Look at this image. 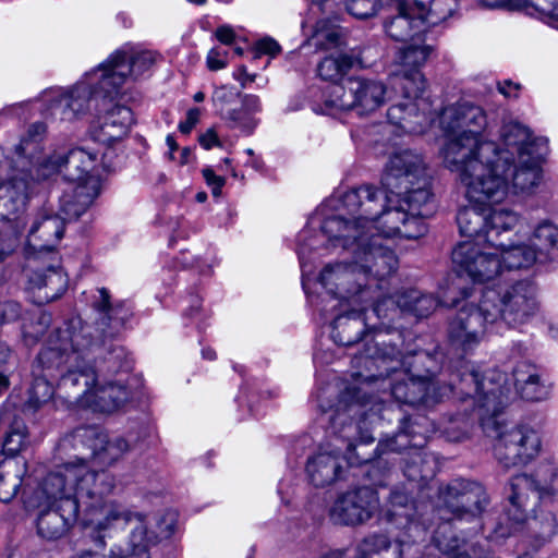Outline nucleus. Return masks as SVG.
<instances>
[{"label":"nucleus","instance_id":"69168bd1","mask_svg":"<svg viewBox=\"0 0 558 558\" xmlns=\"http://www.w3.org/2000/svg\"><path fill=\"white\" fill-rule=\"evenodd\" d=\"M215 34L216 38L223 45H231L235 38V33L229 25L219 26Z\"/></svg>","mask_w":558,"mask_h":558},{"label":"nucleus","instance_id":"79ce46f5","mask_svg":"<svg viewBox=\"0 0 558 558\" xmlns=\"http://www.w3.org/2000/svg\"><path fill=\"white\" fill-rule=\"evenodd\" d=\"M433 51V47L421 41L420 38L400 49L397 61L399 70L421 71Z\"/></svg>","mask_w":558,"mask_h":558},{"label":"nucleus","instance_id":"774afa93","mask_svg":"<svg viewBox=\"0 0 558 558\" xmlns=\"http://www.w3.org/2000/svg\"><path fill=\"white\" fill-rule=\"evenodd\" d=\"M199 143L205 149H210L213 146L220 145L218 135L214 130H208L199 137Z\"/></svg>","mask_w":558,"mask_h":558},{"label":"nucleus","instance_id":"13d9d810","mask_svg":"<svg viewBox=\"0 0 558 558\" xmlns=\"http://www.w3.org/2000/svg\"><path fill=\"white\" fill-rule=\"evenodd\" d=\"M21 306L19 303L8 301L0 304V327L5 323L14 322L19 318Z\"/></svg>","mask_w":558,"mask_h":558},{"label":"nucleus","instance_id":"f704fd0d","mask_svg":"<svg viewBox=\"0 0 558 558\" xmlns=\"http://www.w3.org/2000/svg\"><path fill=\"white\" fill-rule=\"evenodd\" d=\"M504 235V245H490L501 260L502 269H521L531 267L536 260V248L527 244H514Z\"/></svg>","mask_w":558,"mask_h":558},{"label":"nucleus","instance_id":"bb28decb","mask_svg":"<svg viewBox=\"0 0 558 558\" xmlns=\"http://www.w3.org/2000/svg\"><path fill=\"white\" fill-rule=\"evenodd\" d=\"M100 180L96 175L87 178L85 183H78L65 191L60 198V215L64 221H71L82 216L100 193Z\"/></svg>","mask_w":558,"mask_h":558},{"label":"nucleus","instance_id":"052dcab7","mask_svg":"<svg viewBox=\"0 0 558 558\" xmlns=\"http://www.w3.org/2000/svg\"><path fill=\"white\" fill-rule=\"evenodd\" d=\"M203 177L206 183L211 187V192L215 196L220 195L221 189L225 185V178L216 175L214 170L210 168H205L203 170Z\"/></svg>","mask_w":558,"mask_h":558},{"label":"nucleus","instance_id":"680f3d73","mask_svg":"<svg viewBox=\"0 0 558 558\" xmlns=\"http://www.w3.org/2000/svg\"><path fill=\"white\" fill-rule=\"evenodd\" d=\"M201 111L198 108H191L186 112V119L179 123V130L183 134H189L199 121Z\"/></svg>","mask_w":558,"mask_h":558},{"label":"nucleus","instance_id":"f03ea898","mask_svg":"<svg viewBox=\"0 0 558 558\" xmlns=\"http://www.w3.org/2000/svg\"><path fill=\"white\" fill-rule=\"evenodd\" d=\"M381 182L386 192L364 185L344 193L342 205L351 216V225H364L371 233L376 223L383 239L424 235V218L433 214L434 207L422 157L410 150L393 155Z\"/></svg>","mask_w":558,"mask_h":558},{"label":"nucleus","instance_id":"c756f323","mask_svg":"<svg viewBox=\"0 0 558 558\" xmlns=\"http://www.w3.org/2000/svg\"><path fill=\"white\" fill-rule=\"evenodd\" d=\"M133 123V113L130 108L121 105H114L98 118L97 124L93 129L95 141L110 145L116 141L122 140Z\"/></svg>","mask_w":558,"mask_h":558},{"label":"nucleus","instance_id":"0eeeda50","mask_svg":"<svg viewBox=\"0 0 558 558\" xmlns=\"http://www.w3.org/2000/svg\"><path fill=\"white\" fill-rule=\"evenodd\" d=\"M323 232L335 246H342L352 255V264L359 269L367 298L374 299L373 289L379 281L391 276L398 268L396 253L380 234L365 231L364 225H351L341 216L325 219Z\"/></svg>","mask_w":558,"mask_h":558},{"label":"nucleus","instance_id":"49530a36","mask_svg":"<svg viewBox=\"0 0 558 558\" xmlns=\"http://www.w3.org/2000/svg\"><path fill=\"white\" fill-rule=\"evenodd\" d=\"M531 245L536 248V255L548 252L558 246V227L545 220L534 230L531 239Z\"/></svg>","mask_w":558,"mask_h":558},{"label":"nucleus","instance_id":"f8f14e48","mask_svg":"<svg viewBox=\"0 0 558 558\" xmlns=\"http://www.w3.org/2000/svg\"><path fill=\"white\" fill-rule=\"evenodd\" d=\"M61 448L64 451L73 450L74 460L66 463L75 465H84L90 473H106L105 470L94 471L87 462H93L98 466H109L120 459L128 450L126 440L116 437L109 440L108 436L93 426H84L74 429L66 435L61 441ZM114 480V477L110 474ZM116 484V482L113 481Z\"/></svg>","mask_w":558,"mask_h":558},{"label":"nucleus","instance_id":"423d86ee","mask_svg":"<svg viewBox=\"0 0 558 558\" xmlns=\"http://www.w3.org/2000/svg\"><path fill=\"white\" fill-rule=\"evenodd\" d=\"M536 289L530 281L483 290L477 304L464 303L449 323L452 345L464 352L474 349L489 328L505 324L515 328L538 312Z\"/></svg>","mask_w":558,"mask_h":558},{"label":"nucleus","instance_id":"37998d69","mask_svg":"<svg viewBox=\"0 0 558 558\" xmlns=\"http://www.w3.org/2000/svg\"><path fill=\"white\" fill-rule=\"evenodd\" d=\"M353 60L344 53L330 54L324 58L317 66L320 78L337 83L352 68Z\"/></svg>","mask_w":558,"mask_h":558},{"label":"nucleus","instance_id":"bf43d9fd","mask_svg":"<svg viewBox=\"0 0 558 558\" xmlns=\"http://www.w3.org/2000/svg\"><path fill=\"white\" fill-rule=\"evenodd\" d=\"M226 56L227 52L220 48L210 49L206 58L208 69L211 71H218L226 68Z\"/></svg>","mask_w":558,"mask_h":558},{"label":"nucleus","instance_id":"58836bf2","mask_svg":"<svg viewBox=\"0 0 558 558\" xmlns=\"http://www.w3.org/2000/svg\"><path fill=\"white\" fill-rule=\"evenodd\" d=\"M262 110V104L256 95L245 94L241 98V107L227 111L225 120L232 123L245 134H252L258 124L255 113Z\"/></svg>","mask_w":558,"mask_h":558},{"label":"nucleus","instance_id":"5701e85b","mask_svg":"<svg viewBox=\"0 0 558 558\" xmlns=\"http://www.w3.org/2000/svg\"><path fill=\"white\" fill-rule=\"evenodd\" d=\"M56 343L54 340L47 338L45 347L33 365L34 383L29 390L27 404L34 410L48 402L57 391L53 380L58 377L61 355H59Z\"/></svg>","mask_w":558,"mask_h":558},{"label":"nucleus","instance_id":"2eb2a0df","mask_svg":"<svg viewBox=\"0 0 558 558\" xmlns=\"http://www.w3.org/2000/svg\"><path fill=\"white\" fill-rule=\"evenodd\" d=\"M452 263L457 270L473 282L486 283L502 271L498 253L485 242L463 241L452 251Z\"/></svg>","mask_w":558,"mask_h":558},{"label":"nucleus","instance_id":"39448f33","mask_svg":"<svg viewBox=\"0 0 558 558\" xmlns=\"http://www.w3.org/2000/svg\"><path fill=\"white\" fill-rule=\"evenodd\" d=\"M458 376L459 393L474 399L481 411L482 427L494 438L493 452L498 464L509 470L535 459L542 446L538 433L530 426H509L497 418L508 402L509 389L497 386L494 380L500 381L504 376L493 375L486 383L487 379H481L480 374L466 365Z\"/></svg>","mask_w":558,"mask_h":558},{"label":"nucleus","instance_id":"1a4fd4ad","mask_svg":"<svg viewBox=\"0 0 558 558\" xmlns=\"http://www.w3.org/2000/svg\"><path fill=\"white\" fill-rule=\"evenodd\" d=\"M48 339L57 342L54 345L61 355L58 393L71 403L87 407L97 381L94 366L87 361L96 345L90 338V327L84 326L80 318H72L54 329Z\"/></svg>","mask_w":558,"mask_h":558},{"label":"nucleus","instance_id":"ddd939ff","mask_svg":"<svg viewBox=\"0 0 558 558\" xmlns=\"http://www.w3.org/2000/svg\"><path fill=\"white\" fill-rule=\"evenodd\" d=\"M457 214V223L461 235L487 245H504V235L519 222V215L510 209H493L486 204L492 202H471Z\"/></svg>","mask_w":558,"mask_h":558},{"label":"nucleus","instance_id":"c85d7f7f","mask_svg":"<svg viewBox=\"0 0 558 558\" xmlns=\"http://www.w3.org/2000/svg\"><path fill=\"white\" fill-rule=\"evenodd\" d=\"M65 221L58 214L40 213L33 221L27 235V245L35 252L51 251L62 239Z\"/></svg>","mask_w":558,"mask_h":558},{"label":"nucleus","instance_id":"7c9ffc66","mask_svg":"<svg viewBox=\"0 0 558 558\" xmlns=\"http://www.w3.org/2000/svg\"><path fill=\"white\" fill-rule=\"evenodd\" d=\"M448 496L454 500L450 502V508L459 518L477 517L488 502L485 489L480 484L471 482L450 485Z\"/></svg>","mask_w":558,"mask_h":558},{"label":"nucleus","instance_id":"f3484780","mask_svg":"<svg viewBox=\"0 0 558 558\" xmlns=\"http://www.w3.org/2000/svg\"><path fill=\"white\" fill-rule=\"evenodd\" d=\"M545 153L534 154L531 153L527 157L520 155V158L509 160L508 157H500L498 155V163L502 167L501 174L507 184L505 197L499 201L487 198L478 199V203L495 202L501 203L506 201L509 195L527 196L537 190L543 180L542 162ZM475 202L474 199H470Z\"/></svg>","mask_w":558,"mask_h":558},{"label":"nucleus","instance_id":"e433bc0d","mask_svg":"<svg viewBox=\"0 0 558 558\" xmlns=\"http://www.w3.org/2000/svg\"><path fill=\"white\" fill-rule=\"evenodd\" d=\"M28 185L24 179L13 178L7 184L0 182V204L5 211L0 216L7 220H14L17 214L24 211L27 202Z\"/></svg>","mask_w":558,"mask_h":558},{"label":"nucleus","instance_id":"aec40b11","mask_svg":"<svg viewBox=\"0 0 558 558\" xmlns=\"http://www.w3.org/2000/svg\"><path fill=\"white\" fill-rule=\"evenodd\" d=\"M378 507L376 490L361 486L341 493L332 504L329 515L336 524L355 526L371 520Z\"/></svg>","mask_w":558,"mask_h":558},{"label":"nucleus","instance_id":"9b49d317","mask_svg":"<svg viewBox=\"0 0 558 558\" xmlns=\"http://www.w3.org/2000/svg\"><path fill=\"white\" fill-rule=\"evenodd\" d=\"M391 86L400 94V100L388 108L389 122L407 133H422L429 121L430 107L423 96L426 82L422 72L398 70L391 77Z\"/></svg>","mask_w":558,"mask_h":558},{"label":"nucleus","instance_id":"de8ad7c7","mask_svg":"<svg viewBox=\"0 0 558 558\" xmlns=\"http://www.w3.org/2000/svg\"><path fill=\"white\" fill-rule=\"evenodd\" d=\"M46 133V126L43 123H34L29 126L27 135L23 137L16 147V154L20 158L26 157L29 162L35 163V153L39 148V142Z\"/></svg>","mask_w":558,"mask_h":558},{"label":"nucleus","instance_id":"c03bdc74","mask_svg":"<svg viewBox=\"0 0 558 558\" xmlns=\"http://www.w3.org/2000/svg\"><path fill=\"white\" fill-rule=\"evenodd\" d=\"M343 31L329 20L317 22L311 40L320 49L338 48L343 44Z\"/></svg>","mask_w":558,"mask_h":558},{"label":"nucleus","instance_id":"e2e57ef3","mask_svg":"<svg viewBox=\"0 0 558 558\" xmlns=\"http://www.w3.org/2000/svg\"><path fill=\"white\" fill-rule=\"evenodd\" d=\"M256 51L257 53L275 57L280 52V46L272 38H263L256 43Z\"/></svg>","mask_w":558,"mask_h":558},{"label":"nucleus","instance_id":"3c124183","mask_svg":"<svg viewBox=\"0 0 558 558\" xmlns=\"http://www.w3.org/2000/svg\"><path fill=\"white\" fill-rule=\"evenodd\" d=\"M26 426L22 421H14L3 441V451L14 456L26 446Z\"/></svg>","mask_w":558,"mask_h":558},{"label":"nucleus","instance_id":"f257e3e1","mask_svg":"<svg viewBox=\"0 0 558 558\" xmlns=\"http://www.w3.org/2000/svg\"><path fill=\"white\" fill-rule=\"evenodd\" d=\"M385 335L377 332L375 339L367 341L365 348V365L371 368H383L386 376L395 375L393 381L386 384L381 379V386L389 387L390 392L383 391V396L372 395L371 385L379 380L384 374L369 376L361 387L348 388L342 392L340 403L343 405L368 402L366 408L368 418L365 428L371 427L381 420L391 422L393 418L400 422L399 430L391 437L380 440L377 450L379 453L401 452L408 448L413 449L404 466V475L410 481H427L435 474L434 458L423 451L426 444L427 429L417 420L402 416L401 409L388 401L393 397L396 401L405 404H418L428 401H438L448 392L453 391L452 385L438 387L434 383L430 372L435 363L433 356L420 351L409 356H401L395 344L387 342Z\"/></svg>","mask_w":558,"mask_h":558},{"label":"nucleus","instance_id":"393cba45","mask_svg":"<svg viewBox=\"0 0 558 558\" xmlns=\"http://www.w3.org/2000/svg\"><path fill=\"white\" fill-rule=\"evenodd\" d=\"M424 3H399V12L385 23L387 35L397 41H403L408 38L414 40V37L424 33Z\"/></svg>","mask_w":558,"mask_h":558},{"label":"nucleus","instance_id":"5fc2aeb1","mask_svg":"<svg viewBox=\"0 0 558 558\" xmlns=\"http://www.w3.org/2000/svg\"><path fill=\"white\" fill-rule=\"evenodd\" d=\"M514 8H532L542 15L558 21V0H515Z\"/></svg>","mask_w":558,"mask_h":558},{"label":"nucleus","instance_id":"6ab92c4d","mask_svg":"<svg viewBox=\"0 0 558 558\" xmlns=\"http://www.w3.org/2000/svg\"><path fill=\"white\" fill-rule=\"evenodd\" d=\"M85 82H80L70 92L52 90L46 94L48 106L45 116L52 121H73L89 108V102L104 93L98 88L93 72L86 75Z\"/></svg>","mask_w":558,"mask_h":558},{"label":"nucleus","instance_id":"4c0bfd02","mask_svg":"<svg viewBox=\"0 0 558 558\" xmlns=\"http://www.w3.org/2000/svg\"><path fill=\"white\" fill-rule=\"evenodd\" d=\"M513 379L518 392L527 401H541L548 395L547 387L539 383V377L532 365H517L513 369Z\"/></svg>","mask_w":558,"mask_h":558},{"label":"nucleus","instance_id":"473e14b6","mask_svg":"<svg viewBox=\"0 0 558 558\" xmlns=\"http://www.w3.org/2000/svg\"><path fill=\"white\" fill-rule=\"evenodd\" d=\"M365 311L366 307L363 305L359 311L353 310L348 314L336 317L332 324L331 338L337 344L351 347L361 340L366 326L362 317V312Z\"/></svg>","mask_w":558,"mask_h":558},{"label":"nucleus","instance_id":"338daca9","mask_svg":"<svg viewBox=\"0 0 558 558\" xmlns=\"http://www.w3.org/2000/svg\"><path fill=\"white\" fill-rule=\"evenodd\" d=\"M520 85L514 84L511 81H504L502 83H498V90L507 98H517L520 90Z\"/></svg>","mask_w":558,"mask_h":558},{"label":"nucleus","instance_id":"b1692460","mask_svg":"<svg viewBox=\"0 0 558 558\" xmlns=\"http://www.w3.org/2000/svg\"><path fill=\"white\" fill-rule=\"evenodd\" d=\"M439 305L432 294H423L416 289H407L395 296H385L377 301L372 312L378 318L392 320L400 313L412 314L418 318L429 316Z\"/></svg>","mask_w":558,"mask_h":558},{"label":"nucleus","instance_id":"4d7b16f0","mask_svg":"<svg viewBox=\"0 0 558 558\" xmlns=\"http://www.w3.org/2000/svg\"><path fill=\"white\" fill-rule=\"evenodd\" d=\"M20 245V233L7 227L0 229V263L10 256Z\"/></svg>","mask_w":558,"mask_h":558},{"label":"nucleus","instance_id":"a18cd8bd","mask_svg":"<svg viewBox=\"0 0 558 558\" xmlns=\"http://www.w3.org/2000/svg\"><path fill=\"white\" fill-rule=\"evenodd\" d=\"M51 324V315L36 310L28 314L22 326V335L27 345L35 344L48 330Z\"/></svg>","mask_w":558,"mask_h":558},{"label":"nucleus","instance_id":"8fccbe9b","mask_svg":"<svg viewBox=\"0 0 558 558\" xmlns=\"http://www.w3.org/2000/svg\"><path fill=\"white\" fill-rule=\"evenodd\" d=\"M457 7L456 0H432L429 8L425 7L424 25L433 26L452 15Z\"/></svg>","mask_w":558,"mask_h":558},{"label":"nucleus","instance_id":"dca6fc26","mask_svg":"<svg viewBox=\"0 0 558 558\" xmlns=\"http://www.w3.org/2000/svg\"><path fill=\"white\" fill-rule=\"evenodd\" d=\"M155 62V53L142 51L128 57L125 52L117 51L107 61L93 71L98 88L105 97L118 93L128 77L137 78L143 75Z\"/></svg>","mask_w":558,"mask_h":558},{"label":"nucleus","instance_id":"7ed1b4c3","mask_svg":"<svg viewBox=\"0 0 558 558\" xmlns=\"http://www.w3.org/2000/svg\"><path fill=\"white\" fill-rule=\"evenodd\" d=\"M488 125L484 109L469 101L445 108L440 128L446 135L444 163L457 172L469 199H501L507 184L498 161V146L484 138Z\"/></svg>","mask_w":558,"mask_h":558},{"label":"nucleus","instance_id":"603ef678","mask_svg":"<svg viewBox=\"0 0 558 558\" xmlns=\"http://www.w3.org/2000/svg\"><path fill=\"white\" fill-rule=\"evenodd\" d=\"M15 369V359L11 349L0 340V395L10 386V376Z\"/></svg>","mask_w":558,"mask_h":558},{"label":"nucleus","instance_id":"20e7f679","mask_svg":"<svg viewBox=\"0 0 558 558\" xmlns=\"http://www.w3.org/2000/svg\"><path fill=\"white\" fill-rule=\"evenodd\" d=\"M114 488L113 478L106 473H90L84 465L64 463L49 473L40 493L51 506L37 519L38 534L56 541L66 534L80 512L88 515L106 512L108 496Z\"/></svg>","mask_w":558,"mask_h":558},{"label":"nucleus","instance_id":"ea45409f","mask_svg":"<svg viewBox=\"0 0 558 558\" xmlns=\"http://www.w3.org/2000/svg\"><path fill=\"white\" fill-rule=\"evenodd\" d=\"M31 283L41 292V298L48 302L60 298L68 288L66 276L56 267H49L44 272H35L31 278Z\"/></svg>","mask_w":558,"mask_h":558},{"label":"nucleus","instance_id":"6e6d98bb","mask_svg":"<svg viewBox=\"0 0 558 558\" xmlns=\"http://www.w3.org/2000/svg\"><path fill=\"white\" fill-rule=\"evenodd\" d=\"M379 0H348V12L357 19L374 16L378 10Z\"/></svg>","mask_w":558,"mask_h":558},{"label":"nucleus","instance_id":"4468645a","mask_svg":"<svg viewBox=\"0 0 558 558\" xmlns=\"http://www.w3.org/2000/svg\"><path fill=\"white\" fill-rule=\"evenodd\" d=\"M386 100L387 88L381 81L354 76L332 85L325 104L337 110H355L362 116L376 111Z\"/></svg>","mask_w":558,"mask_h":558},{"label":"nucleus","instance_id":"72a5a7b5","mask_svg":"<svg viewBox=\"0 0 558 558\" xmlns=\"http://www.w3.org/2000/svg\"><path fill=\"white\" fill-rule=\"evenodd\" d=\"M129 398V390L120 383L100 385L96 381L87 407L95 411L110 413L122 407Z\"/></svg>","mask_w":558,"mask_h":558},{"label":"nucleus","instance_id":"a878e982","mask_svg":"<svg viewBox=\"0 0 558 558\" xmlns=\"http://www.w3.org/2000/svg\"><path fill=\"white\" fill-rule=\"evenodd\" d=\"M501 140L504 149L498 148L499 156L509 160L520 158V155L527 157L531 153H545L546 147L542 140L532 137L527 128L519 122H509L502 126Z\"/></svg>","mask_w":558,"mask_h":558},{"label":"nucleus","instance_id":"2f4dec72","mask_svg":"<svg viewBox=\"0 0 558 558\" xmlns=\"http://www.w3.org/2000/svg\"><path fill=\"white\" fill-rule=\"evenodd\" d=\"M383 518L401 530L418 529L416 524V506L405 488L391 490L383 511Z\"/></svg>","mask_w":558,"mask_h":558},{"label":"nucleus","instance_id":"4be33fe9","mask_svg":"<svg viewBox=\"0 0 558 558\" xmlns=\"http://www.w3.org/2000/svg\"><path fill=\"white\" fill-rule=\"evenodd\" d=\"M556 468L550 463L539 464L532 474H518L511 478L509 501L522 514L529 506V493H535L545 506L551 501Z\"/></svg>","mask_w":558,"mask_h":558},{"label":"nucleus","instance_id":"09e8293b","mask_svg":"<svg viewBox=\"0 0 558 558\" xmlns=\"http://www.w3.org/2000/svg\"><path fill=\"white\" fill-rule=\"evenodd\" d=\"M529 525L542 543L548 542L558 529L557 518L551 510L541 511V514L535 515Z\"/></svg>","mask_w":558,"mask_h":558},{"label":"nucleus","instance_id":"0e129e2a","mask_svg":"<svg viewBox=\"0 0 558 558\" xmlns=\"http://www.w3.org/2000/svg\"><path fill=\"white\" fill-rule=\"evenodd\" d=\"M124 356V352L122 349H116L110 353V357L107 360V362L110 364V369L113 372H118L120 369H129L130 365L129 362L122 363L121 360Z\"/></svg>","mask_w":558,"mask_h":558},{"label":"nucleus","instance_id":"a211bd4d","mask_svg":"<svg viewBox=\"0 0 558 558\" xmlns=\"http://www.w3.org/2000/svg\"><path fill=\"white\" fill-rule=\"evenodd\" d=\"M97 155L76 147L72 149H58L43 161L37 163V178L47 179L54 173H62L64 179L75 184L85 183L88 177L95 173Z\"/></svg>","mask_w":558,"mask_h":558},{"label":"nucleus","instance_id":"864d4df0","mask_svg":"<svg viewBox=\"0 0 558 558\" xmlns=\"http://www.w3.org/2000/svg\"><path fill=\"white\" fill-rule=\"evenodd\" d=\"M243 95L234 87L231 86H220L215 89L213 94V101L215 106L219 109L220 114L223 119L227 118V111L233 110L232 104L238 98H242Z\"/></svg>","mask_w":558,"mask_h":558},{"label":"nucleus","instance_id":"412c9836","mask_svg":"<svg viewBox=\"0 0 558 558\" xmlns=\"http://www.w3.org/2000/svg\"><path fill=\"white\" fill-rule=\"evenodd\" d=\"M319 280L330 294L341 301L359 305L372 302L352 260L349 264L341 262L327 265L320 272Z\"/></svg>","mask_w":558,"mask_h":558},{"label":"nucleus","instance_id":"6e6552de","mask_svg":"<svg viewBox=\"0 0 558 558\" xmlns=\"http://www.w3.org/2000/svg\"><path fill=\"white\" fill-rule=\"evenodd\" d=\"M367 405L368 402L365 401L348 405L338 403L329 421L332 432L345 442V454L342 457V449L335 446L330 451L320 450L311 457L307 460L306 473L314 486L324 487L340 478L344 461L351 465L368 462L366 457L352 454L357 445H367L375 440L372 430L362 425L368 418Z\"/></svg>","mask_w":558,"mask_h":558},{"label":"nucleus","instance_id":"a19ab883","mask_svg":"<svg viewBox=\"0 0 558 558\" xmlns=\"http://www.w3.org/2000/svg\"><path fill=\"white\" fill-rule=\"evenodd\" d=\"M24 473L25 465L19 460L7 459L0 463V501L9 502L16 496Z\"/></svg>","mask_w":558,"mask_h":558},{"label":"nucleus","instance_id":"9d476101","mask_svg":"<svg viewBox=\"0 0 558 558\" xmlns=\"http://www.w3.org/2000/svg\"><path fill=\"white\" fill-rule=\"evenodd\" d=\"M135 521L129 541L124 545H114L110 548L108 558H150L149 547L159 538L172 535L175 526V513L168 512L159 523V534L149 532L144 514L134 512L125 507L110 502L105 515L96 523L99 532L124 527L129 522Z\"/></svg>","mask_w":558,"mask_h":558},{"label":"nucleus","instance_id":"c9c22d12","mask_svg":"<svg viewBox=\"0 0 558 558\" xmlns=\"http://www.w3.org/2000/svg\"><path fill=\"white\" fill-rule=\"evenodd\" d=\"M402 542L375 533L359 543L354 558H402Z\"/></svg>","mask_w":558,"mask_h":558},{"label":"nucleus","instance_id":"cd10ccee","mask_svg":"<svg viewBox=\"0 0 558 558\" xmlns=\"http://www.w3.org/2000/svg\"><path fill=\"white\" fill-rule=\"evenodd\" d=\"M97 293L98 295L93 301V308L98 315L97 329L105 338H112L124 326L130 311L123 302L112 304L106 288L97 289Z\"/></svg>","mask_w":558,"mask_h":558}]
</instances>
